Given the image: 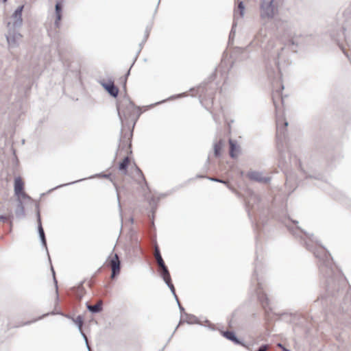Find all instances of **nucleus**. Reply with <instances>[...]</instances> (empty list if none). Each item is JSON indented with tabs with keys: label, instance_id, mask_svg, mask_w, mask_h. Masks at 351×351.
Listing matches in <instances>:
<instances>
[{
	"label": "nucleus",
	"instance_id": "obj_1",
	"mask_svg": "<svg viewBox=\"0 0 351 351\" xmlns=\"http://www.w3.org/2000/svg\"><path fill=\"white\" fill-rule=\"evenodd\" d=\"M298 42L294 37H291L285 44H282L277 39L269 40L266 45L263 47V56L265 59L273 61L278 66L279 71L289 64V51L287 46H292L291 50L295 51L293 46H297Z\"/></svg>",
	"mask_w": 351,
	"mask_h": 351
},
{
	"label": "nucleus",
	"instance_id": "obj_2",
	"mask_svg": "<svg viewBox=\"0 0 351 351\" xmlns=\"http://www.w3.org/2000/svg\"><path fill=\"white\" fill-rule=\"evenodd\" d=\"M262 18L271 19L277 13L278 9L274 5V0H263L261 6Z\"/></svg>",
	"mask_w": 351,
	"mask_h": 351
},
{
	"label": "nucleus",
	"instance_id": "obj_3",
	"mask_svg": "<svg viewBox=\"0 0 351 351\" xmlns=\"http://www.w3.org/2000/svg\"><path fill=\"white\" fill-rule=\"evenodd\" d=\"M274 104L276 108V127H277V134L284 135L285 128L288 125V122L285 120L283 115L281 114L280 112L278 109L276 102L274 99Z\"/></svg>",
	"mask_w": 351,
	"mask_h": 351
},
{
	"label": "nucleus",
	"instance_id": "obj_4",
	"mask_svg": "<svg viewBox=\"0 0 351 351\" xmlns=\"http://www.w3.org/2000/svg\"><path fill=\"white\" fill-rule=\"evenodd\" d=\"M24 183L20 177L14 179V191L18 200L29 199L30 197L23 191Z\"/></svg>",
	"mask_w": 351,
	"mask_h": 351
},
{
	"label": "nucleus",
	"instance_id": "obj_5",
	"mask_svg": "<svg viewBox=\"0 0 351 351\" xmlns=\"http://www.w3.org/2000/svg\"><path fill=\"white\" fill-rule=\"evenodd\" d=\"M21 38V34L14 30H9L8 34L6 36L8 43L11 47H18Z\"/></svg>",
	"mask_w": 351,
	"mask_h": 351
},
{
	"label": "nucleus",
	"instance_id": "obj_6",
	"mask_svg": "<svg viewBox=\"0 0 351 351\" xmlns=\"http://www.w3.org/2000/svg\"><path fill=\"white\" fill-rule=\"evenodd\" d=\"M23 8L24 5L18 7L11 16L12 25L14 28H19L23 25L22 12Z\"/></svg>",
	"mask_w": 351,
	"mask_h": 351
},
{
	"label": "nucleus",
	"instance_id": "obj_7",
	"mask_svg": "<svg viewBox=\"0 0 351 351\" xmlns=\"http://www.w3.org/2000/svg\"><path fill=\"white\" fill-rule=\"evenodd\" d=\"M247 177L252 180L261 183H267L269 182V178L263 176V173L259 171H250L247 173Z\"/></svg>",
	"mask_w": 351,
	"mask_h": 351
},
{
	"label": "nucleus",
	"instance_id": "obj_8",
	"mask_svg": "<svg viewBox=\"0 0 351 351\" xmlns=\"http://www.w3.org/2000/svg\"><path fill=\"white\" fill-rule=\"evenodd\" d=\"M154 256H155V258H156V259L157 261L158 266L161 269V274H160V275L165 274L166 276H168L169 271L167 269V267L165 265V263H164V261L162 260V256L160 255V251H159L158 247H155Z\"/></svg>",
	"mask_w": 351,
	"mask_h": 351
},
{
	"label": "nucleus",
	"instance_id": "obj_9",
	"mask_svg": "<svg viewBox=\"0 0 351 351\" xmlns=\"http://www.w3.org/2000/svg\"><path fill=\"white\" fill-rule=\"evenodd\" d=\"M110 266L112 269V278H114V276L119 273L120 271V261L119 259L118 255L114 254V256L110 260Z\"/></svg>",
	"mask_w": 351,
	"mask_h": 351
},
{
	"label": "nucleus",
	"instance_id": "obj_10",
	"mask_svg": "<svg viewBox=\"0 0 351 351\" xmlns=\"http://www.w3.org/2000/svg\"><path fill=\"white\" fill-rule=\"evenodd\" d=\"M102 86L110 95L114 97L117 96L119 93L118 88L114 85L112 82L103 83Z\"/></svg>",
	"mask_w": 351,
	"mask_h": 351
},
{
	"label": "nucleus",
	"instance_id": "obj_11",
	"mask_svg": "<svg viewBox=\"0 0 351 351\" xmlns=\"http://www.w3.org/2000/svg\"><path fill=\"white\" fill-rule=\"evenodd\" d=\"M230 144V155L232 158H236L238 156L240 152V147L237 146L235 141L233 140H229Z\"/></svg>",
	"mask_w": 351,
	"mask_h": 351
},
{
	"label": "nucleus",
	"instance_id": "obj_12",
	"mask_svg": "<svg viewBox=\"0 0 351 351\" xmlns=\"http://www.w3.org/2000/svg\"><path fill=\"white\" fill-rule=\"evenodd\" d=\"M161 276L163 278V280L165 282V283L167 284V285L171 289V291L173 294V295L175 296L176 300H178V297H177V295L176 294L174 287H173V284L171 282V276H170L169 272H168V277L165 274H162Z\"/></svg>",
	"mask_w": 351,
	"mask_h": 351
},
{
	"label": "nucleus",
	"instance_id": "obj_13",
	"mask_svg": "<svg viewBox=\"0 0 351 351\" xmlns=\"http://www.w3.org/2000/svg\"><path fill=\"white\" fill-rule=\"evenodd\" d=\"M223 336L229 340L232 341L236 344H241L245 346L244 343H241L235 336L233 332L226 331L223 333Z\"/></svg>",
	"mask_w": 351,
	"mask_h": 351
},
{
	"label": "nucleus",
	"instance_id": "obj_14",
	"mask_svg": "<svg viewBox=\"0 0 351 351\" xmlns=\"http://www.w3.org/2000/svg\"><path fill=\"white\" fill-rule=\"evenodd\" d=\"M75 322L77 325L78 328L80 330L81 334H82V335L83 336V337H84V339L85 340V342H86V346H87V348L88 350V351H90V347L88 346V343L87 337H86V335L82 331V324H83V321H82V317L80 316H78L76 318V319L75 320Z\"/></svg>",
	"mask_w": 351,
	"mask_h": 351
},
{
	"label": "nucleus",
	"instance_id": "obj_15",
	"mask_svg": "<svg viewBox=\"0 0 351 351\" xmlns=\"http://www.w3.org/2000/svg\"><path fill=\"white\" fill-rule=\"evenodd\" d=\"M102 302L101 300L98 301V302L95 305L87 304L86 307L88 311L93 313H99L102 310Z\"/></svg>",
	"mask_w": 351,
	"mask_h": 351
},
{
	"label": "nucleus",
	"instance_id": "obj_16",
	"mask_svg": "<svg viewBox=\"0 0 351 351\" xmlns=\"http://www.w3.org/2000/svg\"><path fill=\"white\" fill-rule=\"evenodd\" d=\"M245 6L243 5V1H240L238 4L237 10H234V19H237L238 18V15H239L240 18H243L244 16Z\"/></svg>",
	"mask_w": 351,
	"mask_h": 351
},
{
	"label": "nucleus",
	"instance_id": "obj_17",
	"mask_svg": "<svg viewBox=\"0 0 351 351\" xmlns=\"http://www.w3.org/2000/svg\"><path fill=\"white\" fill-rule=\"evenodd\" d=\"M38 233H39V236H40V240L43 244L44 246L46 247V239H45V233H44V230H43V228L42 227V225H41V222H40V215H38Z\"/></svg>",
	"mask_w": 351,
	"mask_h": 351
},
{
	"label": "nucleus",
	"instance_id": "obj_18",
	"mask_svg": "<svg viewBox=\"0 0 351 351\" xmlns=\"http://www.w3.org/2000/svg\"><path fill=\"white\" fill-rule=\"evenodd\" d=\"M129 164V158L128 156L125 157L123 161L119 164V169L124 174H126L127 172V167Z\"/></svg>",
	"mask_w": 351,
	"mask_h": 351
},
{
	"label": "nucleus",
	"instance_id": "obj_19",
	"mask_svg": "<svg viewBox=\"0 0 351 351\" xmlns=\"http://www.w3.org/2000/svg\"><path fill=\"white\" fill-rule=\"evenodd\" d=\"M129 110H131V112H130L128 116L130 117L132 112L133 114H136L138 117L141 114L140 109L138 108L135 107L134 105L131 102H129Z\"/></svg>",
	"mask_w": 351,
	"mask_h": 351
},
{
	"label": "nucleus",
	"instance_id": "obj_20",
	"mask_svg": "<svg viewBox=\"0 0 351 351\" xmlns=\"http://www.w3.org/2000/svg\"><path fill=\"white\" fill-rule=\"evenodd\" d=\"M22 199L19 200V208L16 212V214L18 217L24 216V208L21 202Z\"/></svg>",
	"mask_w": 351,
	"mask_h": 351
},
{
	"label": "nucleus",
	"instance_id": "obj_21",
	"mask_svg": "<svg viewBox=\"0 0 351 351\" xmlns=\"http://www.w3.org/2000/svg\"><path fill=\"white\" fill-rule=\"evenodd\" d=\"M55 21H54V26L56 28H60V21L62 20V14H55Z\"/></svg>",
	"mask_w": 351,
	"mask_h": 351
},
{
	"label": "nucleus",
	"instance_id": "obj_22",
	"mask_svg": "<svg viewBox=\"0 0 351 351\" xmlns=\"http://www.w3.org/2000/svg\"><path fill=\"white\" fill-rule=\"evenodd\" d=\"M55 14H62V5L60 2H57L56 4Z\"/></svg>",
	"mask_w": 351,
	"mask_h": 351
},
{
	"label": "nucleus",
	"instance_id": "obj_23",
	"mask_svg": "<svg viewBox=\"0 0 351 351\" xmlns=\"http://www.w3.org/2000/svg\"><path fill=\"white\" fill-rule=\"evenodd\" d=\"M221 147V142H219L218 143H215L214 145V151H215V155L216 156H219L220 154V149Z\"/></svg>",
	"mask_w": 351,
	"mask_h": 351
},
{
	"label": "nucleus",
	"instance_id": "obj_24",
	"mask_svg": "<svg viewBox=\"0 0 351 351\" xmlns=\"http://www.w3.org/2000/svg\"><path fill=\"white\" fill-rule=\"evenodd\" d=\"M186 321L189 324H193L196 322V317L193 315H187Z\"/></svg>",
	"mask_w": 351,
	"mask_h": 351
},
{
	"label": "nucleus",
	"instance_id": "obj_25",
	"mask_svg": "<svg viewBox=\"0 0 351 351\" xmlns=\"http://www.w3.org/2000/svg\"><path fill=\"white\" fill-rule=\"evenodd\" d=\"M51 270H52V272H53V280H54V282H55V287H56V292L58 291V285H57V280L55 278V272H54V270L53 269V267H51Z\"/></svg>",
	"mask_w": 351,
	"mask_h": 351
},
{
	"label": "nucleus",
	"instance_id": "obj_26",
	"mask_svg": "<svg viewBox=\"0 0 351 351\" xmlns=\"http://www.w3.org/2000/svg\"><path fill=\"white\" fill-rule=\"evenodd\" d=\"M267 348L268 346L267 345H263L258 348V351H267Z\"/></svg>",
	"mask_w": 351,
	"mask_h": 351
},
{
	"label": "nucleus",
	"instance_id": "obj_27",
	"mask_svg": "<svg viewBox=\"0 0 351 351\" xmlns=\"http://www.w3.org/2000/svg\"><path fill=\"white\" fill-rule=\"evenodd\" d=\"M210 180H213V181H215V182H221V183H224V184H226V182L223 181V180H219V179H217V178H210Z\"/></svg>",
	"mask_w": 351,
	"mask_h": 351
},
{
	"label": "nucleus",
	"instance_id": "obj_28",
	"mask_svg": "<svg viewBox=\"0 0 351 351\" xmlns=\"http://www.w3.org/2000/svg\"><path fill=\"white\" fill-rule=\"evenodd\" d=\"M177 302H178V306H179V308H180V311H184V308H183V307L180 305V302H179L178 300H177Z\"/></svg>",
	"mask_w": 351,
	"mask_h": 351
},
{
	"label": "nucleus",
	"instance_id": "obj_29",
	"mask_svg": "<svg viewBox=\"0 0 351 351\" xmlns=\"http://www.w3.org/2000/svg\"><path fill=\"white\" fill-rule=\"evenodd\" d=\"M262 34V32H261L258 35H257L256 37H255V40H257L258 41H259V36Z\"/></svg>",
	"mask_w": 351,
	"mask_h": 351
},
{
	"label": "nucleus",
	"instance_id": "obj_30",
	"mask_svg": "<svg viewBox=\"0 0 351 351\" xmlns=\"http://www.w3.org/2000/svg\"><path fill=\"white\" fill-rule=\"evenodd\" d=\"M6 219V217L4 216L1 215L0 216V221H5Z\"/></svg>",
	"mask_w": 351,
	"mask_h": 351
},
{
	"label": "nucleus",
	"instance_id": "obj_31",
	"mask_svg": "<svg viewBox=\"0 0 351 351\" xmlns=\"http://www.w3.org/2000/svg\"><path fill=\"white\" fill-rule=\"evenodd\" d=\"M117 199H118V202H119V209L121 210V204H120V202H119V195H117Z\"/></svg>",
	"mask_w": 351,
	"mask_h": 351
},
{
	"label": "nucleus",
	"instance_id": "obj_32",
	"mask_svg": "<svg viewBox=\"0 0 351 351\" xmlns=\"http://www.w3.org/2000/svg\"><path fill=\"white\" fill-rule=\"evenodd\" d=\"M235 25H236V23H234L233 25L232 29H231L230 35L233 33V29H234V27Z\"/></svg>",
	"mask_w": 351,
	"mask_h": 351
},
{
	"label": "nucleus",
	"instance_id": "obj_33",
	"mask_svg": "<svg viewBox=\"0 0 351 351\" xmlns=\"http://www.w3.org/2000/svg\"><path fill=\"white\" fill-rule=\"evenodd\" d=\"M277 346H278L279 348H281L282 349V348H284V347L282 346V345L280 343H278V345H277Z\"/></svg>",
	"mask_w": 351,
	"mask_h": 351
},
{
	"label": "nucleus",
	"instance_id": "obj_34",
	"mask_svg": "<svg viewBox=\"0 0 351 351\" xmlns=\"http://www.w3.org/2000/svg\"><path fill=\"white\" fill-rule=\"evenodd\" d=\"M118 110H119V116H120V117H121V108H118Z\"/></svg>",
	"mask_w": 351,
	"mask_h": 351
},
{
	"label": "nucleus",
	"instance_id": "obj_35",
	"mask_svg": "<svg viewBox=\"0 0 351 351\" xmlns=\"http://www.w3.org/2000/svg\"><path fill=\"white\" fill-rule=\"evenodd\" d=\"M282 350H283V351H289V350H287V348H285V347H284V348H282Z\"/></svg>",
	"mask_w": 351,
	"mask_h": 351
},
{
	"label": "nucleus",
	"instance_id": "obj_36",
	"mask_svg": "<svg viewBox=\"0 0 351 351\" xmlns=\"http://www.w3.org/2000/svg\"><path fill=\"white\" fill-rule=\"evenodd\" d=\"M138 171L140 173H142V171H141V169H138Z\"/></svg>",
	"mask_w": 351,
	"mask_h": 351
},
{
	"label": "nucleus",
	"instance_id": "obj_37",
	"mask_svg": "<svg viewBox=\"0 0 351 351\" xmlns=\"http://www.w3.org/2000/svg\"><path fill=\"white\" fill-rule=\"evenodd\" d=\"M138 171L140 173H142V171H141V169H138Z\"/></svg>",
	"mask_w": 351,
	"mask_h": 351
},
{
	"label": "nucleus",
	"instance_id": "obj_38",
	"mask_svg": "<svg viewBox=\"0 0 351 351\" xmlns=\"http://www.w3.org/2000/svg\"><path fill=\"white\" fill-rule=\"evenodd\" d=\"M138 171L140 173H142V171H141V169H138Z\"/></svg>",
	"mask_w": 351,
	"mask_h": 351
},
{
	"label": "nucleus",
	"instance_id": "obj_39",
	"mask_svg": "<svg viewBox=\"0 0 351 351\" xmlns=\"http://www.w3.org/2000/svg\"><path fill=\"white\" fill-rule=\"evenodd\" d=\"M6 1H7V0H3V2H6Z\"/></svg>",
	"mask_w": 351,
	"mask_h": 351
}]
</instances>
